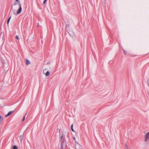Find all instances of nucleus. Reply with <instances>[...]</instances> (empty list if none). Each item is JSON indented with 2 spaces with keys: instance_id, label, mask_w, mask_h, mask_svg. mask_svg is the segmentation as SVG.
<instances>
[{
  "instance_id": "4468645a",
  "label": "nucleus",
  "mask_w": 149,
  "mask_h": 149,
  "mask_svg": "<svg viewBox=\"0 0 149 149\" xmlns=\"http://www.w3.org/2000/svg\"><path fill=\"white\" fill-rule=\"evenodd\" d=\"M71 130H72V131H73V132H75V131H74V130L73 129V128H71Z\"/></svg>"
},
{
  "instance_id": "a211bd4d",
  "label": "nucleus",
  "mask_w": 149,
  "mask_h": 149,
  "mask_svg": "<svg viewBox=\"0 0 149 149\" xmlns=\"http://www.w3.org/2000/svg\"><path fill=\"white\" fill-rule=\"evenodd\" d=\"M16 1L18 2L19 1V0H16Z\"/></svg>"
},
{
  "instance_id": "2eb2a0df",
  "label": "nucleus",
  "mask_w": 149,
  "mask_h": 149,
  "mask_svg": "<svg viewBox=\"0 0 149 149\" xmlns=\"http://www.w3.org/2000/svg\"><path fill=\"white\" fill-rule=\"evenodd\" d=\"M25 116H24V117L23 118V120H22L23 121L24 120L25 118Z\"/></svg>"
},
{
  "instance_id": "aec40b11",
  "label": "nucleus",
  "mask_w": 149,
  "mask_h": 149,
  "mask_svg": "<svg viewBox=\"0 0 149 149\" xmlns=\"http://www.w3.org/2000/svg\"><path fill=\"white\" fill-rule=\"evenodd\" d=\"M62 144H62V143H61V145H62Z\"/></svg>"
},
{
  "instance_id": "f257e3e1",
  "label": "nucleus",
  "mask_w": 149,
  "mask_h": 149,
  "mask_svg": "<svg viewBox=\"0 0 149 149\" xmlns=\"http://www.w3.org/2000/svg\"><path fill=\"white\" fill-rule=\"evenodd\" d=\"M18 4L19 6V9L17 10V13H15L14 12L13 13L15 15H17V14H19L22 11V8L21 7V4L19 3H18Z\"/></svg>"
},
{
  "instance_id": "dca6fc26",
  "label": "nucleus",
  "mask_w": 149,
  "mask_h": 149,
  "mask_svg": "<svg viewBox=\"0 0 149 149\" xmlns=\"http://www.w3.org/2000/svg\"><path fill=\"white\" fill-rule=\"evenodd\" d=\"M71 128H73V125L72 124L71 126Z\"/></svg>"
},
{
  "instance_id": "1a4fd4ad",
  "label": "nucleus",
  "mask_w": 149,
  "mask_h": 149,
  "mask_svg": "<svg viewBox=\"0 0 149 149\" xmlns=\"http://www.w3.org/2000/svg\"><path fill=\"white\" fill-rule=\"evenodd\" d=\"M11 18V16H10L9 18L8 19V20H7V24H9V21H10V18Z\"/></svg>"
},
{
  "instance_id": "9d476101",
  "label": "nucleus",
  "mask_w": 149,
  "mask_h": 149,
  "mask_svg": "<svg viewBox=\"0 0 149 149\" xmlns=\"http://www.w3.org/2000/svg\"><path fill=\"white\" fill-rule=\"evenodd\" d=\"M19 138H20V140L21 141L22 139V136L20 135L19 136Z\"/></svg>"
},
{
  "instance_id": "20e7f679",
  "label": "nucleus",
  "mask_w": 149,
  "mask_h": 149,
  "mask_svg": "<svg viewBox=\"0 0 149 149\" xmlns=\"http://www.w3.org/2000/svg\"><path fill=\"white\" fill-rule=\"evenodd\" d=\"M13 111H9L8 113L5 115V117H7L8 116L10 115L13 112Z\"/></svg>"
},
{
  "instance_id": "7ed1b4c3",
  "label": "nucleus",
  "mask_w": 149,
  "mask_h": 149,
  "mask_svg": "<svg viewBox=\"0 0 149 149\" xmlns=\"http://www.w3.org/2000/svg\"><path fill=\"white\" fill-rule=\"evenodd\" d=\"M149 139V132H148L145 136V140L147 141Z\"/></svg>"
},
{
  "instance_id": "f8f14e48",
  "label": "nucleus",
  "mask_w": 149,
  "mask_h": 149,
  "mask_svg": "<svg viewBox=\"0 0 149 149\" xmlns=\"http://www.w3.org/2000/svg\"><path fill=\"white\" fill-rule=\"evenodd\" d=\"M73 139L75 141V143L76 142H77V141H76V138L74 137H73Z\"/></svg>"
},
{
  "instance_id": "0eeeda50",
  "label": "nucleus",
  "mask_w": 149,
  "mask_h": 149,
  "mask_svg": "<svg viewBox=\"0 0 149 149\" xmlns=\"http://www.w3.org/2000/svg\"><path fill=\"white\" fill-rule=\"evenodd\" d=\"M50 73L48 71H47L46 73H45V76H48L49 74Z\"/></svg>"
},
{
  "instance_id": "9b49d317",
  "label": "nucleus",
  "mask_w": 149,
  "mask_h": 149,
  "mask_svg": "<svg viewBox=\"0 0 149 149\" xmlns=\"http://www.w3.org/2000/svg\"><path fill=\"white\" fill-rule=\"evenodd\" d=\"M16 38L17 40H19V37H18V36H16Z\"/></svg>"
},
{
  "instance_id": "423d86ee",
  "label": "nucleus",
  "mask_w": 149,
  "mask_h": 149,
  "mask_svg": "<svg viewBox=\"0 0 149 149\" xmlns=\"http://www.w3.org/2000/svg\"><path fill=\"white\" fill-rule=\"evenodd\" d=\"M30 64V62L29 60L27 59L26 60V65H27Z\"/></svg>"
},
{
  "instance_id": "ddd939ff",
  "label": "nucleus",
  "mask_w": 149,
  "mask_h": 149,
  "mask_svg": "<svg viewBox=\"0 0 149 149\" xmlns=\"http://www.w3.org/2000/svg\"><path fill=\"white\" fill-rule=\"evenodd\" d=\"M47 1V0H44V2H43V3L44 4H45L46 3Z\"/></svg>"
},
{
  "instance_id": "f03ea898",
  "label": "nucleus",
  "mask_w": 149,
  "mask_h": 149,
  "mask_svg": "<svg viewBox=\"0 0 149 149\" xmlns=\"http://www.w3.org/2000/svg\"><path fill=\"white\" fill-rule=\"evenodd\" d=\"M75 147L76 149H83V147L77 142L75 143Z\"/></svg>"
},
{
  "instance_id": "39448f33",
  "label": "nucleus",
  "mask_w": 149,
  "mask_h": 149,
  "mask_svg": "<svg viewBox=\"0 0 149 149\" xmlns=\"http://www.w3.org/2000/svg\"><path fill=\"white\" fill-rule=\"evenodd\" d=\"M123 51L124 52V53L126 55H129L130 54L129 52H126L124 49H123Z\"/></svg>"
},
{
  "instance_id": "f3484780",
  "label": "nucleus",
  "mask_w": 149,
  "mask_h": 149,
  "mask_svg": "<svg viewBox=\"0 0 149 149\" xmlns=\"http://www.w3.org/2000/svg\"><path fill=\"white\" fill-rule=\"evenodd\" d=\"M62 137H63V136H61V140H62Z\"/></svg>"
},
{
  "instance_id": "6e6552de",
  "label": "nucleus",
  "mask_w": 149,
  "mask_h": 149,
  "mask_svg": "<svg viewBox=\"0 0 149 149\" xmlns=\"http://www.w3.org/2000/svg\"><path fill=\"white\" fill-rule=\"evenodd\" d=\"M13 149H18L17 147L16 146H14L13 147Z\"/></svg>"
},
{
  "instance_id": "6ab92c4d",
  "label": "nucleus",
  "mask_w": 149,
  "mask_h": 149,
  "mask_svg": "<svg viewBox=\"0 0 149 149\" xmlns=\"http://www.w3.org/2000/svg\"><path fill=\"white\" fill-rule=\"evenodd\" d=\"M27 113H26L24 116H26L27 115Z\"/></svg>"
}]
</instances>
